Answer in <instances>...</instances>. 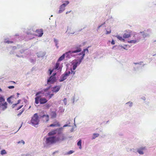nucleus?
<instances>
[{
  "instance_id": "nucleus-1",
  "label": "nucleus",
  "mask_w": 156,
  "mask_h": 156,
  "mask_svg": "<svg viewBox=\"0 0 156 156\" xmlns=\"http://www.w3.org/2000/svg\"><path fill=\"white\" fill-rule=\"evenodd\" d=\"M57 142L55 136L46 137L45 143L47 145H50Z\"/></svg>"
},
{
  "instance_id": "nucleus-2",
  "label": "nucleus",
  "mask_w": 156,
  "mask_h": 156,
  "mask_svg": "<svg viewBox=\"0 0 156 156\" xmlns=\"http://www.w3.org/2000/svg\"><path fill=\"white\" fill-rule=\"evenodd\" d=\"M39 118H40V115L39 117L37 114L36 113L34 114L31 118V122L32 125L35 127L36 125H37L39 123L40 121Z\"/></svg>"
},
{
  "instance_id": "nucleus-3",
  "label": "nucleus",
  "mask_w": 156,
  "mask_h": 156,
  "mask_svg": "<svg viewBox=\"0 0 156 156\" xmlns=\"http://www.w3.org/2000/svg\"><path fill=\"white\" fill-rule=\"evenodd\" d=\"M83 59L81 57L79 59H75L74 61H73L72 64L73 65V69L74 70H75L77 68L78 65H80L81 62L82 61Z\"/></svg>"
},
{
  "instance_id": "nucleus-4",
  "label": "nucleus",
  "mask_w": 156,
  "mask_h": 156,
  "mask_svg": "<svg viewBox=\"0 0 156 156\" xmlns=\"http://www.w3.org/2000/svg\"><path fill=\"white\" fill-rule=\"evenodd\" d=\"M81 46L80 45L78 46H76L73 48L71 51H68L69 54L70 55L72 56L73 53H77L80 52L82 49L80 48Z\"/></svg>"
},
{
  "instance_id": "nucleus-5",
  "label": "nucleus",
  "mask_w": 156,
  "mask_h": 156,
  "mask_svg": "<svg viewBox=\"0 0 156 156\" xmlns=\"http://www.w3.org/2000/svg\"><path fill=\"white\" fill-rule=\"evenodd\" d=\"M70 73L71 72L70 71H68V72L66 71L64 74L61 75L60 79L59 80V81L62 82L65 80L69 76Z\"/></svg>"
},
{
  "instance_id": "nucleus-6",
  "label": "nucleus",
  "mask_w": 156,
  "mask_h": 156,
  "mask_svg": "<svg viewBox=\"0 0 156 156\" xmlns=\"http://www.w3.org/2000/svg\"><path fill=\"white\" fill-rule=\"evenodd\" d=\"M66 3H63L59 7V10L58 11V13L60 14L62 12L65 10V8L66 6L68 5L69 2L68 1H66L65 2Z\"/></svg>"
},
{
  "instance_id": "nucleus-7",
  "label": "nucleus",
  "mask_w": 156,
  "mask_h": 156,
  "mask_svg": "<svg viewBox=\"0 0 156 156\" xmlns=\"http://www.w3.org/2000/svg\"><path fill=\"white\" fill-rule=\"evenodd\" d=\"M55 136L57 142L59 141H63L67 138V137L65 136L63 134L56 135Z\"/></svg>"
},
{
  "instance_id": "nucleus-8",
  "label": "nucleus",
  "mask_w": 156,
  "mask_h": 156,
  "mask_svg": "<svg viewBox=\"0 0 156 156\" xmlns=\"http://www.w3.org/2000/svg\"><path fill=\"white\" fill-rule=\"evenodd\" d=\"M56 81V77L50 76L47 80V84H50L54 83Z\"/></svg>"
},
{
  "instance_id": "nucleus-9",
  "label": "nucleus",
  "mask_w": 156,
  "mask_h": 156,
  "mask_svg": "<svg viewBox=\"0 0 156 156\" xmlns=\"http://www.w3.org/2000/svg\"><path fill=\"white\" fill-rule=\"evenodd\" d=\"M65 56L68 58H70V55L68 52L66 53L65 54H63L61 56H60L58 59V62H60L62 61L64 58Z\"/></svg>"
},
{
  "instance_id": "nucleus-10",
  "label": "nucleus",
  "mask_w": 156,
  "mask_h": 156,
  "mask_svg": "<svg viewBox=\"0 0 156 156\" xmlns=\"http://www.w3.org/2000/svg\"><path fill=\"white\" fill-rule=\"evenodd\" d=\"M146 149L145 147H141L137 149V151L139 154L143 155L144 154V151Z\"/></svg>"
},
{
  "instance_id": "nucleus-11",
  "label": "nucleus",
  "mask_w": 156,
  "mask_h": 156,
  "mask_svg": "<svg viewBox=\"0 0 156 156\" xmlns=\"http://www.w3.org/2000/svg\"><path fill=\"white\" fill-rule=\"evenodd\" d=\"M140 34L144 39L147 37H149L150 36V34H149L146 32L145 33L144 31H141L137 34L138 35Z\"/></svg>"
},
{
  "instance_id": "nucleus-12",
  "label": "nucleus",
  "mask_w": 156,
  "mask_h": 156,
  "mask_svg": "<svg viewBox=\"0 0 156 156\" xmlns=\"http://www.w3.org/2000/svg\"><path fill=\"white\" fill-rule=\"evenodd\" d=\"M140 40L141 37H138L136 39L128 41L127 42L129 43L136 44L139 42Z\"/></svg>"
},
{
  "instance_id": "nucleus-13",
  "label": "nucleus",
  "mask_w": 156,
  "mask_h": 156,
  "mask_svg": "<svg viewBox=\"0 0 156 156\" xmlns=\"http://www.w3.org/2000/svg\"><path fill=\"white\" fill-rule=\"evenodd\" d=\"M46 52L41 51L37 53V55L39 58H43L46 54Z\"/></svg>"
},
{
  "instance_id": "nucleus-14",
  "label": "nucleus",
  "mask_w": 156,
  "mask_h": 156,
  "mask_svg": "<svg viewBox=\"0 0 156 156\" xmlns=\"http://www.w3.org/2000/svg\"><path fill=\"white\" fill-rule=\"evenodd\" d=\"M7 103L6 102H4L3 103H0V107H1L3 111H4L7 108Z\"/></svg>"
},
{
  "instance_id": "nucleus-15",
  "label": "nucleus",
  "mask_w": 156,
  "mask_h": 156,
  "mask_svg": "<svg viewBox=\"0 0 156 156\" xmlns=\"http://www.w3.org/2000/svg\"><path fill=\"white\" fill-rule=\"evenodd\" d=\"M62 67L59 66V63L57 62L55 66L54 69L55 70H58L60 71V72H61L62 71Z\"/></svg>"
},
{
  "instance_id": "nucleus-16",
  "label": "nucleus",
  "mask_w": 156,
  "mask_h": 156,
  "mask_svg": "<svg viewBox=\"0 0 156 156\" xmlns=\"http://www.w3.org/2000/svg\"><path fill=\"white\" fill-rule=\"evenodd\" d=\"M60 87V86H55L52 88V91L54 93H57L59 90Z\"/></svg>"
},
{
  "instance_id": "nucleus-17",
  "label": "nucleus",
  "mask_w": 156,
  "mask_h": 156,
  "mask_svg": "<svg viewBox=\"0 0 156 156\" xmlns=\"http://www.w3.org/2000/svg\"><path fill=\"white\" fill-rule=\"evenodd\" d=\"M48 101V100L45 98H41L40 96V104H43L46 103Z\"/></svg>"
},
{
  "instance_id": "nucleus-18",
  "label": "nucleus",
  "mask_w": 156,
  "mask_h": 156,
  "mask_svg": "<svg viewBox=\"0 0 156 156\" xmlns=\"http://www.w3.org/2000/svg\"><path fill=\"white\" fill-rule=\"evenodd\" d=\"M45 118V120L47 122L49 120V116L48 115H40V118Z\"/></svg>"
},
{
  "instance_id": "nucleus-19",
  "label": "nucleus",
  "mask_w": 156,
  "mask_h": 156,
  "mask_svg": "<svg viewBox=\"0 0 156 156\" xmlns=\"http://www.w3.org/2000/svg\"><path fill=\"white\" fill-rule=\"evenodd\" d=\"M57 133L56 130H55L49 132L48 134L49 136H55V135Z\"/></svg>"
},
{
  "instance_id": "nucleus-20",
  "label": "nucleus",
  "mask_w": 156,
  "mask_h": 156,
  "mask_svg": "<svg viewBox=\"0 0 156 156\" xmlns=\"http://www.w3.org/2000/svg\"><path fill=\"white\" fill-rule=\"evenodd\" d=\"M86 51H87L88 53V52H89L88 49L87 48L85 49H84L83 50V54L80 57L81 58H83V59L85 55V53Z\"/></svg>"
},
{
  "instance_id": "nucleus-21",
  "label": "nucleus",
  "mask_w": 156,
  "mask_h": 156,
  "mask_svg": "<svg viewBox=\"0 0 156 156\" xmlns=\"http://www.w3.org/2000/svg\"><path fill=\"white\" fill-rule=\"evenodd\" d=\"M116 37H117V38L120 41H121L124 42H126V40L122 37L120 36L119 35H117L116 36Z\"/></svg>"
},
{
  "instance_id": "nucleus-22",
  "label": "nucleus",
  "mask_w": 156,
  "mask_h": 156,
  "mask_svg": "<svg viewBox=\"0 0 156 156\" xmlns=\"http://www.w3.org/2000/svg\"><path fill=\"white\" fill-rule=\"evenodd\" d=\"M63 129V128L61 127L60 128H59L56 129L57 133V135H60L61 134L62 131Z\"/></svg>"
},
{
  "instance_id": "nucleus-23",
  "label": "nucleus",
  "mask_w": 156,
  "mask_h": 156,
  "mask_svg": "<svg viewBox=\"0 0 156 156\" xmlns=\"http://www.w3.org/2000/svg\"><path fill=\"white\" fill-rule=\"evenodd\" d=\"M131 36L130 34H127L126 33H124L123 36V37L124 39L128 38L129 37H130Z\"/></svg>"
},
{
  "instance_id": "nucleus-24",
  "label": "nucleus",
  "mask_w": 156,
  "mask_h": 156,
  "mask_svg": "<svg viewBox=\"0 0 156 156\" xmlns=\"http://www.w3.org/2000/svg\"><path fill=\"white\" fill-rule=\"evenodd\" d=\"M35 103L37 104L39 103V102L40 103V96L36 97L35 98Z\"/></svg>"
},
{
  "instance_id": "nucleus-25",
  "label": "nucleus",
  "mask_w": 156,
  "mask_h": 156,
  "mask_svg": "<svg viewBox=\"0 0 156 156\" xmlns=\"http://www.w3.org/2000/svg\"><path fill=\"white\" fill-rule=\"evenodd\" d=\"M51 118H55L56 116V114L55 112L52 111L51 113Z\"/></svg>"
},
{
  "instance_id": "nucleus-26",
  "label": "nucleus",
  "mask_w": 156,
  "mask_h": 156,
  "mask_svg": "<svg viewBox=\"0 0 156 156\" xmlns=\"http://www.w3.org/2000/svg\"><path fill=\"white\" fill-rule=\"evenodd\" d=\"M38 32H39V35H38V36L39 37H41L43 34V30L42 29H41L40 30H36Z\"/></svg>"
},
{
  "instance_id": "nucleus-27",
  "label": "nucleus",
  "mask_w": 156,
  "mask_h": 156,
  "mask_svg": "<svg viewBox=\"0 0 156 156\" xmlns=\"http://www.w3.org/2000/svg\"><path fill=\"white\" fill-rule=\"evenodd\" d=\"M50 127H54L55 126H60V124L58 123H53L51 124L50 125Z\"/></svg>"
},
{
  "instance_id": "nucleus-28",
  "label": "nucleus",
  "mask_w": 156,
  "mask_h": 156,
  "mask_svg": "<svg viewBox=\"0 0 156 156\" xmlns=\"http://www.w3.org/2000/svg\"><path fill=\"white\" fill-rule=\"evenodd\" d=\"M99 135V134L97 133H94L93 135L92 139L93 140L95 139L96 138L98 137Z\"/></svg>"
},
{
  "instance_id": "nucleus-29",
  "label": "nucleus",
  "mask_w": 156,
  "mask_h": 156,
  "mask_svg": "<svg viewBox=\"0 0 156 156\" xmlns=\"http://www.w3.org/2000/svg\"><path fill=\"white\" fill-rule=\"evenodd\" d=\"M54 41L55 44V46L57 48H58V39L54 38Z\"/></svg>"
},
{
  "instance_id": "nucleus-30",
  "label": "nucleus",
  "mask_w": 156,
  "mask_h": 156,
  "mask_svg": "<svg viewBox=\"0 0 156 156\" xmlns=\"http://www.w3.org/2000/svg\"><path fill=\"white\" fill-rule=\"evenodd\" d=\"M77 145L79 146V148L81 149L82 148L81 147V140H80L77 143Z\"/></svg>"
},
{
  "instance_id": "nucleus-31",
  "label": "nucleus",
  "mask_w": 156,
  "mask_h": 156,
  "mask_svg": "<svg viewBox=\"0 0 156 156\" xmlns=\"http://www.w3.org/2000/svg\"><path fill=\"white\" fill-rule=\"evenodd\" d=\"M5 101V99L3 96H0V103H2V102H4Z\"/></svg>"
},
{
  "instance_id": "nucleus-32",
  "label": "nucleus",
  "mask_w": 156,
  "mask_h": 156,
  "mask_svg": "<svg viewBox=\"0 0 156 156\" xmlns=\"http://www.w3.org/2000/svg\"><path fill=\"white\" fill-rule=\"evenodd\" d=\"M74 151L73 150H70V151L67 152L65 154H70L74 152Z\"/></svg>"
},
{
  "instance_id": "nucleus-33",
  "label": "nucleus",
  "mask_w": 156,
  "mask_h": 156,
  "mask_svg": "<svg viewBox=\"0 0 156 156\" xmlns=\"http://www.w3.org/2000/svg\"><path fill=\"white\" fill-rule=\"evenodd\" d=\"M120 45H119V46L115 45L113 47V49H120Z\"/></svg>"
},
{
  "instance_id": "nucleus-34",
  "label": "nucleus",
  "mask_w": 156,
  "mask_h": 156,
  "mask_svg": "<svg viewBox=\"0 0 156 156\" xmlns=\"http://www.w3.org/2000/svg\"><path fill=\"white\" fill-rule=\"evenodd\" d=\"M6 154V151H5V150H2L1 151V154L2 155H3L5 154Z\"/></svg>"
},
{
  "instance_id": "nucleus-35",
  "label": "nucleus",
  "mask_w": 156,
  "mask_h": 156,
  "mask_svg": "<svg viewBox=\"0 0 156 156\" xmlns=\"http://www.w3.org/2000/svg\"><path fill=\"white\" fill-rule=\"evenodd\" d=\"M126 104L129 105V106L130 107H132L133 105V103L130 102H128L126 103Z\"/></svg>"
},
{
  "instance_id": "nucleus-36",
  "label": "nucleus",
  "mask_w": 156,
  "mask_h": 156,
  "mask_svg": "<svg viewBox=\"0 0 156 156\" xmlns=\"http://www.w3.org/2000/svg\"><path fill=\"white\" fill-rule=\"evenodd\" d=\"M5 43H8V44H10V43H13V42L12 41H10L9 40L5 41L4 42Z\"/></svg>"
},
{
  "instance_id": "nucleus-37",
  "label": "nucleus",
  "mask_w": 156,
  "mask_h": 156,
  "mask_svg": "<svg viewBox=\"0 0 156 156\" xmlns=\"http://www.w3.org/2000/svg\"><path fill=\"white\" fill-rule=\"evenodd\" d=\"M63 101L64 103V104L65 105H66L67 104V100H66V98H65L63 100Z\"/></svg>"
},
{
  "instance_id": "nucleus-38",
  "label": "nucleus",
  "mask_w": 156,
  "mask_h": 156,
  "mask_svg": "<svg viewBox=\"0 0 156 156\" xmlns=\"http://www.w3.org/2000/svg\"><path fill=\"white\" fill-rule=\"evenodd\" d=\"M7 101L9 103V104H12V102L11 101V99L9 98H7Z\"/></svg>"
},
{
  "instance_id": "nucleus-39",
  "label": "nucleus",
  "mask_w": 156,
  "mask_h": 156,
  "mask_svg": "<svg viewBox=\"0 0 156 156\" xmlns=\"http://www.w3.org/2000/svg\"><path fill=\"white\" fill-rule=\"evenodd\" d=\"M50 88V87H47L44 90V91L45 92H47L48 91Z\"/></svg>"
},
{
  "instance_id": "nucleus-40",
  "label": "nucleus",
  "mask_w": 156,
  "mask_h": 156,
  "mask_svg": "<svg viewBox=\"0 0 156 156\" xmlns=\"http://www.w3.org/2000/svg\"><path fill=\"white\" fill-rule=\"evenodd\" d=\"M50 88V87H47L44 90V91L45 92H47L48 91Z\"/></svg>"
},
{
  "instance_id": "nucleus-41",
  "label": "nucleus",
  "mask_w": 156,
  "mask_h": 156,
  "mask_svg": "<svg viewBox=\"0 0 156 156\" xmlns=\"http://www.w3.org/2000/svg\"><path fill=\"white\" fill-rule=\"evenodd\" d=\"M18 144L23 143V144H25V142L23 140H21L20 141H19L17 142Z\"/></svg>"
},
{
  "instance_id": "nucleus-42",
  "label": "nucleus",
  "mask_w": 156,
  "mask_h": 156,
  "mask_svg": "<svg viewBox=\"0 0 156 156\" xmlns=\"http://www.w3.org/2000/svg\"><path fill=\"white\" fill-rule=\"evenodd\" d=\"M143 62H137V63H135V62H134V64L135 65H137V64H138V65H141V63H143Z\"/></svg>"
},
{
  "instance_id": "nucleus-43",
  "label": "nucleus",
  "mask_w": 156,
  "mask_h": 156,
  "mask_svg": "<svg viewBox=\"0 0 156 156\" xmlns=\"http://www.w3.org/2000/svg\"><path fill=\"white\" fill-rule=\"evenodd\" d=\"M41 93V91H39V92H37L36 94V95H35L36 96H39L38 95Z\"/></svg>"
},
{
  "instance_id": "nucleus-44",
  "label": "nucleus",
  "mask_w": 156,
  "mask_h": 156,
  "mask_svg": "<svg viewBox=\"0 0 156 156\" xmlns=\"http://www.w3.org/2000/svg\"><path fill=\"white\" fill-rule=\"evenodd\" d=\"M24 110L23 109L21 112H20L17 115L19 116L21 115L22 113L23 112Z\"/></svg>"
},
{
  "instance_id": "nucleus-45",
  "label": "nucleus",
  "mask_w": 156,
  "mask_h": 156,
  "mask_svg": "<svg viewBox=\"0 0 156 156\" xmlns=\"http://www.w3.org/2000/svg\"><path fill=\"white\" fill-rule=\"evenodd\" d=\"M47 94L48 95H49V99L51 98L54 95V94H49V93H48Z\"/></svg>"
},
{
  "instance_id": "nucleus-46",
  "label": "nucleus",
  "mask_w": 156,
  "mask_h": 156,
  "mask_svg": "<svg viewBox=\"0 0 156 156\" xmlns=\"http://www.w3.org/2000/svg\"><path fill=\"white\" fill-rule=\"evenodd\" d=\"M69 124H70V122H69V124H67L64 125L63 126V127H67V126H70L69 125Z\"/></svg>"
},
{
  "instance_id": "nucleus-47",
  "label": "nucleus",
  "mask_w": 156,
  "mask_h": 156,
  "mask_svg": "<svg viewBox=\"0 0 156 156\" xmlns=\"http://www.w3.org/2000/svg\"><path fill=\"white\" fill-rule=\"evenodd\" d=\"M105 23H102V24L101 25H100L99 26H98V28H97V31H98V30L100 28V27H101Z\"/></svg>"
},
{
  "instance_id": "nucleus-48",
  "label": "nucleus",
  "mask_w": 156,
  "mask_h": 156,
  "mask_svg": "<svg viewBox=\"0 0 156 156\" xmlns=\"http://www.w3.org/2000/svg\"><path fill=\"white\" fill-rule=\"evenodd\" d=\"M8 88L9 89H13L14 88V87L13 86H9L8 87Z\"/></svg>"
},
{
  "instance_id": "nucleus-49",
  "label": "nucleus",
  "mask_w": 156,
  "mask_h": 156,
  "mask_svg": "<svg viewBox=\"0 0 156 156\" xmlns=\"http://www.w3.org/2000/svg\"><path fill=\"white\" fill-rule=\"evenodd\" d=\"M106 34H110L111 33V30H110L109 31L106 30Z\"/></svg>"
},
{
  "instance_id": "nucleus-50",
  "label": "nucleus",
  "mask_w": 156,
  "mask_h": 156,
  "mask_svg": "<svg viewBox=\"0 0 156 156\" xmlns=\"http://www.w3.org/2000/svg\"><path fill=\"white\" fill-rule=\"evenodd\" d=\"M27 34H32L33 33L31 32V31H27Z\"/></svg>"
},
{
  "instance_id": "nucleus-51",
  "label": "nucleus",
  "mask_w": 156,
  "mask_h": 156,
  "mask_svg": "<svg viewBox=\"0 0 156 156\" xmlns=\"http://www.w3.org/2000/svg\"><path fill=\"white\" fill-rule=\"evenodd\" d=\"M49 74L50 75L52 74V73L53 72V70L49 69Z\"/></svg>"
},
{
  "instance_id": "nucleus-52",
  "label": "nucleus",
  "mask_w": 156,
  "mask_h": 156,
  "mask_svg": "<svg viewBox=\"0 0 156 156\" xmlns=\"http://www.w3.org/2000/svg\"><path fill=\"white\" fill-rule=\"evenodd\" d=\"M132 149L131 148H128L127 150V152H129L130 151H132Z\"/></svg>"
},
{
  "instance_id": "nucleus-53",
  "label": "nucleus",
  "mask_w": 156,
  "mask_h": 156,
  "mask_svg": "<svg viewBox=\"0 0 156 156\" xmlns=\"http://www.w3.org/2000/svg\"><path fill=\"white\" fill-rule=\"evenodd\" d=\"M17 104L16 103V104H13L12 105V108H15V107L17 105Z\"/></svg>"
},
{
  "instance_id": "nucleus-54",
  "label": "nucleus",
  "mask_w": 156,
  "mask_h": 156,
  "mask_svg": "<svg viewBox=\"0 0 156 156\" xmlns=\"http://www.w3.org/2000/svg\"><path fill=\"white\" fill-rule=\"evenodd\" d=\"M23 105H20V106L17 109H16V110H19L23 106Z\"/></svg>"
},
{
  "instance_id": "nucleus-55",
  "label": "nucleus",
  "mask_w": 156,
  "mask_h": 156,
  "mask_svg": "<svg viewBox=\"0 0 156 156\" xmlns=\"http://www.w3.org/2000/svg\"><path fill=\"white\" fill-rule=\"evenodd\" d=\"M25 51V50H20V53H21V54H22Z\"/></svg>"
},
{
  "instance_id": "nucleus-56",
  "label": "nucleus",
  "mask_w": 156,
  "mask_h": 156,
  "mask_svg": "<svg viewBox=\"0 0 156 156\" xmlns=\"http://www.w3.org/2000/svg\"><path fill=\"white\" fill-rule=\"evenodd\" d=\"M51 105L48 104H46V107L47 108H49V107H50Z\"/></svg>"
},
{
  "instance_id": "nucleus-57",
  "label": "nucleus",
  "mask_w": 156,
  "mask_h": 156,
  "mask_svg": "<svg viewBox=\"0 0 156 156\" xmlns=\"http://www.w3.org/2000/svg\"><path fill=\"white\" fill-rule=\"evenodd\" d=\"M10 54H14V51L12 50L11 51H10Z\"/></svg>"
},
{
  "instance_id": "nucleus-58",
  "label": "nucleus",
  "mask_w": 156,
  "mask_h": 156,
  "mask_svg": "<svg viewBox=\"0 0 156 156\" xmlns=\"http://www.w3.org/2000/svg\"><path fill=\"white\" fill-rule=\"evenodd\" d=\"M115 44V41L113 39L111 42V44L112 45H114Z\"/></svg>"
},
{
  "instance_id": "nucleus-59",
  "label": "nucleus",
  "mask_w": 156,
  "mask_h": 156,
  "mask_svg": "<svg viewBox=\"0 0 156 156\" xmlns=\"http://www.w3.org/2000/svg\"><path fill=\"white\" fill-rule=\"evenodd\" d=\"M56 75V73H53L52 75L51 76H52L53 77H56L55 76V75Z\"/></svg>"
},
{
  "instance_id": "nucleus-60",
  "label": "nucleus",
  "mask_w": 156,
  "mask_h": 156,
  "mask_svg": "<svg viewBox=\"0 0 156 156\" xmlns=\"http://www.w3.org/2000/svg\"><path fill=\"white\" fill-rule=\"evenodd\" d=\"M16 56L18 57H23V55H20L18 54H16Z\"/></svg>"
},
{
  "instance_id": "nucleus-61",
  "label": "nucleus",
  "mask_w": 156,
  "mask_h": 156,
  "mask_svg": "<svg viewBox=\"0 0 156 156\" xmlns=\"http://www.w3.org/2000/svg\"><path fill=\"white\" fill-rule=\"evenodd\" d=\"M17 48L16 46H13L12 47V50L14 51Z\"/></svg>"
},
{
  "instance_id": "nucleus-62",
  "label": "nucleus",
  "mask_w": 156,
  "mask_h": 156,
  "mask_svg": "<svg viewBox=\"0 0 156 156\" xmlns=\"http://www.w3.org/2000/svg\"><path fill=\"white\" fill-rule=\"evenodd\" d=\"M73 104H74V102H75V99L74 96V97H73Z\"/></svg>"
},
{
  "instance_id": "nucleus-63",
  "label": "nucleus",
  "mask_w": 156,
  "mask_h": 156,
  "mask_svg": "<svg viewBox=\"0 0 156 156\" xmlns=\"http://www.w3.org/2000/svg\"><path fill=\"white\" fill-rule=\"evenodd\" d=\"M71 73L73 75H74L75 74V72L73 71L72 70H71Z\"/></svg>"
},
{
  "instance_id": "nucleus-64",
  "label": "nucleus",
  "mask_w": 156,
  "mask_h": 156,
  "mask_svg": "<svg viewBox=\"0 0 156 156\" xmlns=\"http://www.w3.org/2000/svg\"><path fill=\"white\" fill-rule=\"evenodd\" d=\"M133 150H132V151H133V152H136V149H132Z\"/></svg>"
}]
</instances>
